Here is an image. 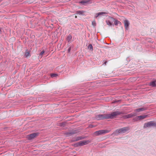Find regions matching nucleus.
Here are the masks:
<instances>
[{
  "instance_id": "f257e3e1",
  "label": "nucleus",
  "mask_w": 156,
  "mask_h": 156,
  "mask_svg": "<svg viewBox=\"0 0 156 156\" xmlns=\"http://www.w3.org/2000/svg\"><path fill=\"white\" fill-rule=\"evenodd\" d=\"M123 114L122 112L115 111L112 112L111 114H104L97 115L95 119L98 120H103L104 119H112L115 117Z\"/></svg>"
},
{
  "instance_id": "f03ea898",
  "label": "nucleus",
  "mask_w": 156,
  "mask_h": 156,
  "mask_svg": "<svg viewBox=\"0 0 156 156\" xmlns=\"http://www.w3.org/2000/svg\"><path fill=\"white\" fill-rule=\"evenodd\" d=\"M151 126L155 127H156V122L154 121H151L148 122L147 123H145L144 125V127L146 128L147 127H151Z\"/></svg>"
},
{
  "instance_id": "7ed1b4c3",
  "label": "nucleus",
  "mask_w": 156,
  "mask_h": 156,
  "mask_svg": "<svg viewBox=\"0 0 156 156\" xmlns=\"http://www.w3.org/2000/svg\"><path fill=\"white\" fill-rule=\"evenodd\" d=\"M110 131V130L106 129L101 130L95 131L94 134L96 136H98L109 133Z\"/></svg>"
},
{
  "instance_id": "20e7f679",
  "label": "nucleus",
  "mask_w": 156,
  "mask_h": 156,
  "mask_svg": "<svg viewBox=\"0 0 156 156\" xmlns=\"http://www.w3.org/2000/svg\"><path fill=\"white\" fill-rule=\"evenodd\" d=\"M79 131L78 130L73 129L69 131L68 132H66L65 134L67 136H70L71 135L77 133Z\"/></svg>"
},
{
  "instance_id": "39448f33",
  "label": "nucleus",
  "mask_w": 156,
  "mask_h": 156,
  "mask_svg": "<svg viewBox=\"0 0 156 156\" xmlns=\"http://www.w3.org/2000/svg\"><path fill=\"white\" fill-rule=\"evenodd\" d=\"M129 130V128L128 127H125L119 129H117L115 131V133H124L127 131Z\"/></svg>"
},
{
  "instance_id": "423d86ee",
  "label": "nucleus",
  "mask_w": 156,
  "mask_h": 156,
  "mask_svg": "<svg viewBox=\"0 0 156 156\" xmlns=\"http://www.w3.org/2000/svg\"><path fill=\"white\" fill-rule=\"evenodd\" d=\"M39 133L38 132H36L34 133H33L27 135V138L28 140H31L34 139V138L37 137L39 135Z\"/></svg>"
},
{
  "instance_id": "0eeeda50",
  "label": "nucleus",
  "mask_w": 156,
  "mask_h": 156,
  "mask_svg": "<svg viewBox=\"0 0 156 156\" xmlns=\"http://www.w3.org/2000/svg\"><path fill=\"white\" fill-rule=\"evenodd\" d=\"M90 141L89 140H87V141H80L79 142V144L80 146H82L84 145H86L87 144H88L89 143H90Z\"/></svg>"
},
{
  "instance_id": "6e6552de",
  "label": "nucleus",
  "mask_w": 156,
  "mask_h": 156,
  "mask_svg": "<svg viewBox=\"0 0 156 156\" xmlns=\"http://www.w3.org/2000/svg\"><path fill=\"white\" fill-rule=\"evenodd\" d=\"M136 115V113H132L130 114H129L125 115L124 116V118L125 119H128L131 118L133 116H135Z\"/></svg>"
},
{
  "instance_id": "1a4fd4ad",
  "label": "nucleus",
  "mask_w": 156,
  "mask_h": 156,
  "mask_svg": "<svg viewBox=\"0 0 156 156\" xmlns=\"http://www.w3.org/2000/svg\"><path fill=\"white\" fill-rule=\"evenodd\" d=\"M147 109L146 108L143 107L138 108L135 110V111L136 112H142L144 111H145Z\"/></svg>"
},
{
  "instance_id": "9d476101",
  "label": "nucleus",
  "mask_w": 156,
  "mask_h": 156,
  "mask_svg": "<svg viewBox=\"0 0 156 156\" xmlns=\"http://www.w3.org/2000/svg\"><path fill=\"white\" fill-rule=\"evenodd\" d=\"M124 21L125 27V28L127 29V28L129 26V23L127 20H125Z\"/></svg>"
},
{
  "instance_id": "9b49d317",
  "label": "nucleus",
  "mask_w": 156,
  "mask_h": 156,
  "mask_svg": "<svg viewBox=\"0 0 156 156\" xmlns=\"http://www.w3.org/2000/svg\"><path fill=\"white\" fill-rule=\"evenodd\" d=\"M90 0H83L80 2V3L82 5H85L87 4L89 1Z\"/></svg>"
},
{
  "instance_id": "f8f14e48",
  "label": "nucleus",
  "mask_w": 156,
  "mask_h": 156,
  "mask_svg": "<svg viewBox=\"0 0 156 156\" xmlns=\"http://www.w3.org/2000/svg\"><path fill=\"white\" fill-rule=\"evenodd\" d=\"M148 116L147 115H140L137 116V118L138 119H139V120L142 119H144V118H146Z\"/></svg>"
},
{
  "instance_id": "ddd939ff",
  "label": "nucleus",
  "mask_w": 156,
  "mask_h": 156,
  "mask_svg": "<svg viewBox=\"0 0 156 156\" xmlns=\"http://www.w3.org/2000/svg\"><path fill=\"white\" fill-rule=\"evenodd\" d=\"M149 85L153 87H156L155 80L150 82L149 83Z\"/></svg>"
},
{
  "instance_id": "4468645a",
  "label": "nucleus",
  "mask_w": 156,
  "mask_h": 156,
  "mask_svg": "<svg viewBox=\"0 0 156 156\" xmlns=\"http://www.w3.org/2000/svg\"><path fill=\"white\" fill-rule=\"evenodd\" d=\"M84 11H83L78 10L76 12V14H79L80 15H84L83 13Z\"/></svg>"
},
{
  "instance_id": "2eb2a0df",
  "label": "nucleus",
  "mask_w": 156,
  "mask_h": 156,
  "mask_svg": "<svg viewBox=\"0 0 156 156\" xmlns=\"http://www.w3.org/2000/svg\"><path fill=\"white\" fill-rule=\"evenodd\" d=\"M107 14V12H99L97 14L96 16V17H97L98 16H101L104 14Z\"/></svg>"
},
{
  "instance_id": "dca6fc26",
  "label": "nucleus",
  "mask_w": 156,
  "mask_h": 156,
  "mask_svg": "<svg viewBox=\"0 0 156 156\" xmlns=\"http://www.w3.org/2000/svg\"><path fill=\"white\" fill-rule=\"evenodd\" d=\"M86 136L83 137L82 136H80L77 137L76 138V139L78 141V140H81L83 139H85L86 138Z\"/></svg>"
},
{
  "instance_id": "f3484780",
  "label": "nucleus",
  "mask_w": 156,
  "mask_h": 156,
  "mask_svg": "<svg viewBox=\"0 0 156 156\" xmlns=\"http://www.w3.org/2000/svg\"><path fill=\"white\" fill-rule=\"evenodd\" d=\"M72 38V36L70 34H69L67 38V41H68V42H69L71 40Z\"/></svg>"
},
{
  "instance_id": "a211bd4d",
  "label": "nucleus",
  "mask_w": 156,
  "mask_h": 156,
  "mask_svg": "<svg viewBox=\"0 0 156 156\" xmlns=\"http://www.w3.org/2000/svg\"><path fill=\"white\" fill-rule=\"evenodd\" d=\"M115 20V19L114 18L112 17L111 16L109 17L108 20H109L112 23L113 22H114Z\"/></svg>"
},
{
  "instance_id": "6ab92c4d",
  "label": "nucleus",
  "mask_w": 156,
  "mask_h": 156,
  "mask_svg": "<svg viewBox=\"0 0 156 156\" xmlns=\"http://www.w3.org/2000/svg\"><path fill=\"white\" fill-rule=\"evenodd\" d=\"M87 48L88 49H89L91 51H92L93 50V47L92 46V45L91 44H90L87 47Z\"/></svg>"
},
{
  "instance_id": "aec40b11",
  "label": "nucleus",
  "mask_w": 156,
  "mask_h": 156,
  "mask_svg": "<svg viewBox=\"0 0 156 156\" xmlns=\"http://www.w3.org/2000/svg\"><path fill=\"white\" fill-rule=\"evenodd\" d=\"M66 122H62L60 123L59 124V125L61 127H64L65 126V125L66 124Z\"/></svg>"
},
{
  "instance_id": "412c9836",
  "label": "nucleus",
  "mask_w": 156,
  "mask_h": 156,
  "mask_svg": "<svg viewBox=\"0 0 156 156\" xmlns=\"http://www.w3.org/2000/svg\"><path fill=\"white\" fill-rule=\"evenodd\" d=\"M73 146L74 147H80V144H79V142H77V143H75V144H74Z\"/></svg>"
},
{
  "instance_id": "4be33fe9",
  "label": "nucleus",
  "mask_w": 156,
  "mask_h": 156,
  "mask_svg": "<svg viewBox=\"0 0 156 156\" xmlns=\"http://www.w3.org/2000/svg\"><path fill=\"white\" fill-rule=\"evenodd\" d=\"M25 55L26 57H28L30 56V52L28 51L25 52Z\"/></svg>"
},
{
  "instance_id": "5701e85b",
  "label": "nucleus",
  "mask_w": 156,
  "mask_h": 156,
  "mask_svg": "<svg viewBox=\"0 0 156 156\" xmlns=\"http://www.w3.org/2000/svg\"><path fill=\"white\" fill-rule=\"evenodd\" d=\"M106 22L107 24L108 25L110 26L112 25V23L109 20H106Z\"/></svg>"
},
{
  "instance_id": "b1692460",
  "label": "nucleus",
  "mask_w": 156,
  "mask_h": 156,
  "mask_svg": "<svg viewBox=\"0 0 156 156\" xmlns=\"http://www.w3.org/2000/svg\"><path fill=\"white\" fill-rule=\"evenodd\" d=\"M57 76L58 74H57L52 73L51 74V76L52 78L56 77Z\"/></svg>"
},
{
  "instance_id": "393cba45",
  "label": "nucleus",
  "mask_w": 156,
  "mask_h": 156,
  "mask_svg": "<svg viewBox=\"0 0 156 156\" xmlns=\"http://www.w3.org/2000/svg\"><path fill=\"white\" fill-rule=\"evenodd\" d=\"M92 25L94 27H95L96 25V23L95 20L93 21L92 22Z\"/></svg>"
},
{
  "instance_id": "a878e982",
  "label": "nucleus",
  "mask_w": 156,
  "mask_h": 156,
  "mask_svg": "<svg viewBox=\"0 0 156 156\" xmlns=\"http://www.w3.org/2000/svg\"><path fill=\"white\" fill-rule=\"evenodd\" d=\"M114 24L115 25L117 26L118 25V20H115L114 21Z\"/></svg>"
},
{
  "instance_id": "bb28decb",
  "label": "nucleus",
  "mask_w": 156,
  "mask_h": 156,
  "mask_svg": "<svg viewBox=\"0 0 156 156\" xmlns=\"http://www.w3.org/2000/svg\"><path fill=\"white\" fill-rule=\"evenodd\" d=\"M133 120H134V121H137L138 120H140L139 119H138V118H137V116H136L135 118Z\"/></svg>"
},
{
  "instance_id": "cd10ccee",
  "label": "nucleus",
  "mask_w": 156,
  "mask_h": 156,
  "mask_svg": "<svg viewBox=\"0 0 156 156\" xmlns=\"http://www.w3.org/2000/svg\"><path fill=\"white\" fill-rule=\"evenodd\" d=\"M44 53V50L42 51L41 52L40 54V55L42 56Z\"/></svg>"
},
{
  "instance_id": "c85d7f7f",
  "label": "nucleus",
  "mask_w": 156,
  "mask_h": 156,
  "mask_svg": "<svg viewBox=\"0 0 156 156\" xmlns=\"http://www.w3.org/2000/svg\"><path fill=\"white\" fill-rule=\"evenodd\" d=\"M72 142H75L77 141L76 138H73L72 140Z\"/></svg>"
},
{
  "instance_id": "c756f323",
  "label": "nucleus",
  "mask_w": 156,
  "mask_h": 156,
  "mask_svg": "<svg viewBox=\"0 0 156 156\" xmlns=\"http://www.w3.org/2000/svg\"><path fill=\"white\" fill-rule=\"evenodd\" d=\"M71 50V47H69L68 48L67 50V52L68 53H69L70 51Z\"/></svg>"
},
{
  "instance_id": "7c9ffc66",
  "label": "nucleus",
  "mask_w": 156,
  "mask_h": 156,
  "mask_svg": "<svg viewBox=\"0 0 156 156\" xmlns=\"http://www.w3.org/2000/svg\"><path fill=\"white\" fill-rule=\"evenodd\" d=\"M94 127V126L92 125V124H90V125L88 127L90 128H93V127Z\"/></svg>"
},
{
  "instance_id": "2f4dec72",
  "label": "nucleus",
  "mask_w": 156,
  "mask_h": 156,
  "mask_svg": "<svg viewBox=\"0 0 156 156\" xmlns=\"http://www.w3.org/2000/svg\"><path fill=\"white\" fill-rule=\"evenodd\" d=\"M118 24H119L120 25H121V22H120L119 21H118Z\"/></svg>"
},
{
  "instance_id": "473e14b6",
  "label": "nucleus",
  "mask_w": 156,
  "mask_h": 156,
  "mask_svg": "<svg viewBox=\"0 0 156 156\" xmlns=\"http://www.w3.org/2000/svg\"><path fill=\"white\" fill-rule=\"evenodd\" d=\"M107 61H105V62H104V64H103V65H104V64L106 65V63H107Z\"/></svg>"
},
{
  "instance_id": "72a5a7b5",
  "label": "nucleus",
  "mask_w": 156,
  "mask_h": 156,
  "mask_svg": "<svg viewBox=\"0 0 156 156\" xmlns=\"http://www.w3.org/2000/svg\"><path fill=\"white\" fill-rule=\"evenodd\" d=\"M77 17V16H75V18H76Z\"/></svg>"
},
{
  "instance_id": "f704fd0d",
  "label": "nucleus",
  "mask_w": 156,
  "mask_h": 156,
  "mask_svg": "<svg viewBox=\"0 0 156 156\" xmlns=\"http://www.w3.org/2000/svg\"><path fill=\"white\" fill-rule=\"evenodd\" d=\"M119 100H118L117 101H116V102H119Z\"/></svg>"
}]
</instances>
